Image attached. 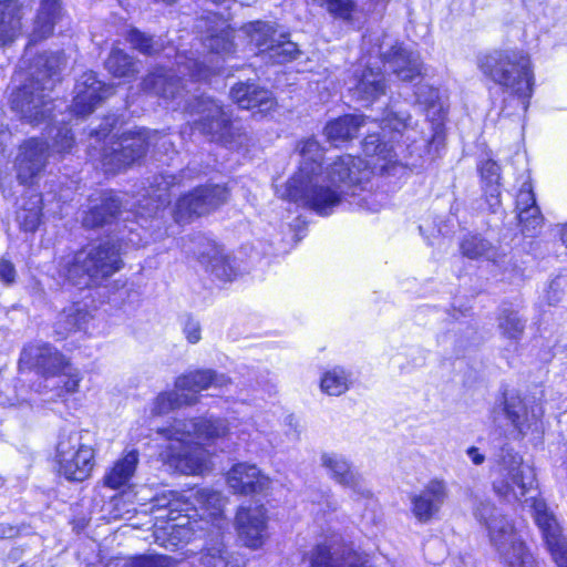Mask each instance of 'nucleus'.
Masks as SVG:
<instances>
[{"instance_id": "obj_1", "label": "nucleus", "mask_w": 567, "mask_h": 567, "mask_svg": "<svg viewBox=\"0 0 567 567\" xmlns=\"http://www.w3.org/2000/svg\"><path fill=\"white\" fill-rule=\"evenodd\" d=\"M299 153V171L288 181L285 196L322 216L341 203L347 188L368 182L372 175L369 164L352 155L337 157L323 171V151L313 138L303 141Z\"/></svg>"}, {"instance_id": "obj_2", "label": "nucleus", "mask_w": 567, "mask_h": 567, "mask_svg": "<svg viewBox=\"0 0 567 567\" xmlns=\"http://www.w3.org/2000/svg\"><path fill=\"white\" fill-rule=\"evenodd\" d=\"M175 78L172 71L157 69L143 80L142 87L145 92L172 100L176 109L183 107L190 114H197L199 118L195 121V127L210 141L228 148H239L248 143L246 130L236 121H231L221 104L204 95L189 100V91H186L189 81L185 80L181 84L182 79Z\"/></svg>"}, {"instance_id": "obj_3", "label": "nucleus", "mask_w": 567, "mask_h": 567, "mask_svg": "<svg viewBox=\"0 0 567 567\" xmlns=\"http://www.w3.org/2000/svg\"><path fill=\"white\" fill-rule=\"evenodd\" d=\"M158 433L168 441L165 458L169 466L193 475L206 470L208 455L202 445L226 437L229 427L221 419L177 420Z\"/></svg>"}, {"instance_id": "obj_4", "label": "nucleus", "mask_w": 567, "mask_h": 567, "mask_svg": "<svg viewBox=\"0 0 567 567\" xmlns=\"http://www.w3.org/2000/svg\"><path fill=\"white\" fill-rule=\"evenodd\" d=\"M64 65L62 52L44 53L34 60L30 76L10 95L11 110L22 121L38 125L50 117L53 110L51 92Z\"/></svg>"}, {"instance_id": "obj_5", "label": "nucleus", "mask_w": 567, "mask_h": 567, "mask_svg": "<svg viewBox=\"0 0 567 567\" xmlns=\"http://www.w3.org/2000/svg\"><path fill=\"white\" fill-rule=\"evenodd\" d=\"M478 66L485 76L509 94L504 100L502 113L512 104L523 112L527 111L534 87L528 54L519 50L493 51L478 60Z\"/></svg>"}, {"instance_id": "obj_6", "label": "nucleus", "mask_w": 567, "mask_h": 567, "mask_svg": "<svg viewBox=\"0 0 567 567\" xmlns=\"http://www.w3.org/2000/svg\"><path fill=\"white\" fill-rule=\"evenodd\" d=\"M123 266L118 248L104 243L89 245L69 256L60 265V275L80 288L101 286Z\"/></svg>"}, {"instance_id": "obj_7", "label": "nucleus", "mask_w": 567, "mask_h": 567, "mask_svg": "<svg viewBox=\"0 0 567 567\" xmlns=\"http://www.w3.org/2000/svg\"><path fill=\"white\" fill-rule=\"evenodd\" d=\"M474 516L486 527L491 545L505 567H536L513 523L499 514L491 502L480 501L474 508Z\"/></svg>"}, {"instance_id": "obj_8", "label": "nucleus", "mask_w": 567, "mask_h": 567, "mask_svg": "<svg viewBox=\"0 0 567 567\" xmlns=\"http://www.w3.org/2000/svg\"><path fill=\"white\" fill-rule=\"evenodd\" d=\"M19 364L34 370L44 380L58 378V395L75 393L82 375L70 360L49 342L34 341L23 347Z\"/></svg>"}, {"instance_id": "obj_9", "label": "nucleus", "mask_w": 567, "mask_h": 567, "mask_svg": "<svg viewBox=\"0 0 567 567\" xmlns=\"http://www.w3.org/2000/svg\"><path fill=\"white\" fill-rule=\"evenodd\" d=\"M87 431H62L55 449L58 472L71 482H83L94 467V449Z\"/></svg>"}, {"instance_id": "obj_10", "label": "nucleus", "mask_w": 567, "mask_h": 567, "mask_svg": "<svg viewBox=\"0 0 567 567\" xmlns=\"http://www.w3.org/2000/svg\"><path fill=\"white\" fill-rule=\"evenodd\" d=\"M534 483L532 468L512 450H503L501 460L493 470V491L508 503L519 502Z\"/></svg>"}, {"instance_id": "obj_11", "label": "nucleus", "mask_w": 567, "mask_h": 567, "mask_svg": "<svg viewBox=\"0 0 567 567\" xmlns=\"http://www.w3.org/2000/svg\"><path fill=\"white\" fill-rule=\"evenodd\" d=\"M151 145L150 132H126L103 146L100 161L105 172L116 173L140 161Z\"/></svg>"}, {"instance_id": "obj_12", "label": "nucleus", "mask_w": 567, "mask_h": 567, "mask_svg": "<svg viewBox=\"0 0 567 567\" xmlns=\"http://www.w3.org/2000/svg\"><path fill=\"white\" fill-rule=\"evenodd\" d=\"M227 197L228 192L224 186H199L177 199L174 219L176 223H188L216 209L227 200Z\"/></svg>"}, {"instance_id": "obj_13", "label": "nucleus", "mask_w": 567, "mask_h": 567, "mask_svg": "<svg viewBox=\"0 0 567 567\" xmlns=\"http://www.w3.org/2000/svg\"><path fill=\"white\" fill-rule=\"evenodd\" d=\"M529 503L536 525L542 530L544 540L557 567H567V538L563 534L556 516L543 498L530 496Z\"/></svg>"}, {"instance_id": "obj_14", "label": "nucleus", "mask_w": 567, "mask_h": 567, "mask_svg": "<svg viewBox=\"0 0 567 567\" xmlns=\"http://www.w3.org/2000/svg\"><path fill=\"white\" fill-rule=\"evenodd\" d=\"M187 251L192 252L203 265L205 270L220 281H231L236 271L230 265L228 257L215 243L203 236H196L190 240Z\"/></svg>"}, {"instance_id": "obj_15", "label": "nucleus", "mask_w": 567, "mask_h": 567, "mask_svg": "<svg viewBox=\"0 0 567 567\" xmlns=\"http://www.w3.org/2000/svg\"><path fill=\"white\" fill-rule=\"evenodd\" d=\"M235 526L245 546L260 548L268 537L266 508L262 505L239 507Z\"/></svg>"}, {"instance_id": "obj_16", "label": "nucleus", "mask_w": 567, "mask_h": 567, "mask_svg": "<svg viewBox=\"0 0 567 567\" xmlns=\"http://www.w3.org/2000/svg\"><path fill=\"white\" fill-rule=\"evenodd\" d=\"M48 150L47 143L38 138H30L20 146L14 164L20 184H32L40 176L47 165Z\"/></svg>"}, {"instance_id": "obj_17", "label": "nucleus", "mask_w": 567, "mask_h": 567, "mask_svg": "<svg viewBox=\"0 0 567 567\" xmlns=\"http://www.w3.org/2000/svg\"><path fill=\"white\" fill-rule=\"evenodd\" d=\"M73 112L80 116L91 114L96 105L113 93V87L96 79L94 72H85L74 87Z\"/></svg>"}, {"instance_id": "obj_18", "label": "nucleus", "mask_w": 567, "mask_h": 567, "mask_svg": "<svg viewBox=\"0 0 567 567\" xmlns=\"http://www.w3.org/2000/svg\"><path fill=\"white\" fill-rule=\"evenodd\" d=\"M269 478L255 464L246 462L234 464L226 473V484L233 494H259L269 487Z\"/></svg>"}, {"instance_id": "obj_19", "label": "nucleus", "mask_w": 567, "mask_h": 567, "mask_svg": "<svg viewBox=\"0 0 567 567\" xmlns=\"http://www.w3.org/2000/svg\"><path fill=\"white\" fill-rule=\"evenodd\" d=\"M446 498L445 482L432 480L420 493L410 496L412 514L420 523H427L440 512Z\"/></svg>"}, {"instance_id": "obj_20", "label": "nucleus", "mask_w": 567, "mask_h": 567, "mask_svg": "<svg viewBox=\"0 0 567 567\" xmlns=\"http://www.w3.org/2000/svg\"><path fill=\"white\" fill-rule=\"evenodd\" d=\"M321 465L329 472L330 477L340 485L350 488L355 495L368 498L370 489L363 477L352 468L349 461L338 453H323Z\"/></svg>"}, {"instance_id": "obj_21", "label": "nucleus", "mask_w": 567, "mask_h": 567, "mask_svg": "<svg viewBox=\"0 0 567 567\" xmlns=\"http://www.w3.org/2000/svg\"><path fill=\"white\" fill-rule=\"evenodd\" d=\"M501 410L520 435H525L536 425L544 413L539 404L533 402L529 405L519 395L513 393L504 395Z\"/></svg>"}, {"instance_id": "obj_22", "label": "nucleus", "mask_w": 567, "mask_h": 567, "mask_svg": "<svg viewBox=\"0 0 567 567\" xmlns=\"http://www.w3.org/2000/svg\"><path fill=\"white\" fill-rule=\"evenodd\" d=\"M350 92L359 102L370 104L385 93V80L379 66L357 70Z\"/></svg>"}, {"instance_id": "obj_23", "label": "nucleus", "mask_w": 567, "mask_h": 567, "mask_svg": "<svg viewBox=\"0 0 567 567\" xmlns=\"http://www.w3.org/2000/svg\"><path fill=\"white\" fill-rule=\"evenodd\" d=\"M382 56L389 70L403 82L414 81L422 75V62L419 54L400 44L392 45Z\"/></svg>"}, {"instance_id": "obj_24", "label": "nucleus", "mask_w": 567, "mask_h": 567, "mask_svg": "<svg viewBox=\"0 0 567 567\" xmlns=\"http://www.w3.org/2000/svg\"><path fill=\"white\" fill-rule=\"evenodd\" d=\"M230 97L239 107L258 109L260 113L274 110L277 104L272 93L258 86L255 82L236 83L230 90Z\"/></svg>"}, {"instance_id": "obj_25", "label": "nucleus", "mask_w": 567, "mask_h": 567, "mask_svg": "<svg viewBox=\"0 0 567 567\" xmlns=\"http://www.w3.org/2000/svg\"><path fill=\"white\" fill-rule=\"evenodd\" d=\"M231 383L230 378L223 373H217L212 369L196 370L178 377L175 381V388L183 392L189 391L197 399L196 393L208 389L209 386L224 388Z\"/></svg>"}, {"instance_id": "obj_26", "label": "nucleus", "mask_w": 567, "mask_h": 567, "mask_svg": "<svg viewBox=\"0 0 567 567\" xmlns=\"http://www.w3.org/2000/svg\"><path fill=\"white\" fill-rule=\"evenodd\" d=\"M61 16L62 7L59 0H42L29 35L30 43H38L52 35Z\"/></svg>"}, {"instance_id": "obj_27", "label": "nucleus", "mask_w": 567, "mask_h": 567, "mask_svg": "<svg viewBox=\"0 0 567 567\" xmlns=\"http://www.w3.org/2000/svg\"><path fill=\"white\" fill-rule=\"evenodd\" d=\"M122 203L112 192L104 193L100 203L93 205L83 217V226L86 228H97L110 224L120 213Z\"/></svg>"}, {"instance_id": "obj_28", "label": "nucleus", "mask_w": 567, "mask_h": 567, "mask_svg": "<svg viewBox=\"0 0 567 567\" xmlns=\"http://www.w3.org/2000/svg\"><path fill=\"white\" fill-rule=\"evenodd\" d=\"M20 10L18 0H0V47L11 43L21 33Z\"/></svg>"}, {"instance_id": "obj_29", "label": "nucleus", "mask_w": 567, "mask_h": 567, "mask_svg": "<svg viewBox=\"0 0 567 567\" xmlns=\"http://www.w3.org/2000/svg\"><path fill=\"white\" fill-rule=\"evenodd\" d=\"M203 45L212 53L229 55L235 51L234 32L225 21L214 22L203 37Z\"/></svg>"}, {"instance_id": "obj_30", "label": "nucleus", "mask_w": 567, "mask_h": 567, "mask_svg": "<svg viewBox=\"0 0 567 567\" xmlns=\"http://www.w3.org/2000/svg\"><path fill=\"white\" fill-rule=\"evenodd\" d=\"M241 31L249 39L261 58L266 53L267 47L275 43V40L280 34L278 25L269 21H251L241 27Z\"/></svg>"}, {"instance_id": "obj_31", "label": "nucleus", "mask_w": 567, "mask_h": 567, "mask_svg": "<svg viewBox=\"0 0 567 567\" xmlns=\"http://www.w3.org/2000/svg\"><path fill=\"white\" fill-rule=\"evenodd\" d=\"M138 464V452L131 450L118 458L105 474L104 484L111 488L124 486L134 475Z\"/></svg>"}, {"instance_id": "obj_32", "label": "nucleus", "mask_w": 567, "mask_h": 567, "mask_svg": "<svg viewBox=\"0 0 567 567\" xmlns=\"http://www.w3.org/2000/svg\"><path fill=\"white\" fill-rule=\"evenodd\" d=\"M367 563L362 555L349 549L347 554H343L342 563L336 566L330 548L326 545H318L311 551L308 567H368Z\"/></svg>"}, {"instance_id": "obj_33", "label": "nucleus", "mask_w": 567, "mask_h": 567, "mask_svg": "<svg viewBox=\"0 0 567 567\" xmlns=\"http://www.w3.org/2000/svg\"><path fill=\"white\" fill-rule=\"evenodd\" d=\"M163 501L164 499L157 498V506L168 508L166 514L156 516L157 523L174 525L177 528H182V530L193 529L195 533L204 530L205 522L203 519L197 520L189 514H182L178 509V501L173 499L167 503H164Z\"/></svg>"}, {"instance_id": "obj_34", "label": "nucleus", "mask_w": 567, "mask_h": 567, "mask_svg": "<svg viewBox=\"0 0 567 567\" xmlns=\"http://www.w3.org/2000/svg\"><path fill=\"white\" fill-rule=\"evenodd\" d=\"M334 19L352 22L361 12L362 0H306Z\"/></svg>"}, {"instance_id": "obj_35", "label": "nucleus", "mask_w": 567, "mask_h": 567, "mask_svg": "<svg viewBox=\"0 0 567 567\" xmlns=\"http://www.w3.org/2000/svg\"><path fill=\"white\" fill-rule=\"evenodd\" d=\"M363 123L364 117L362 115H344L329 122L324 132L330 141L343 142L355 137Z\"/></svg>"}, {"instance_id": "obj_36", "label": "nucleus", "mask_w": 567, "mask_h": 567, "mask_svg": "<svg viewBox=\"0 0 567 567\" xmlns=\"http://www.w3.org/2000/svg\"><path fill=\"white\" fill-rule=\"evenodd\" d=\"M300 54L297 43L289 39V34L281 31L275 43L267 47L261 58L266 63L285 64L296 60Z\"/></svg>"}, {"instance_id": "obj_37", "label": "nucleus", "mask_w": 567, "mask_h": 567, "mask_svg": "<svg viewBox=\"0 0 567 567\" xmlns=\"http://www.w3.org/2000/svg\"><path fill=\"white\" fill-rule=\"evenodd\" d=\"M89 312L76 305L65 308L54 323V333L65 339L71 332L81 330L89 321Z\"/></svg>"}, {"instance_id": "obj_38", "label": "nucleus", "mask_w": 567, "mask_h": 567, "mask_svg": "<svg viewBox=\"0 0 567 567\" xmlns=\"http://www.w3.org/2000/svg\"><path fill=\"white\" fill-rule=\"evenodd\" d=\"M461 251L463 256L470 259L485 258L495 261L498 251L488 240L477 235L466 236L461 243Z\"/></svg>"}, {"instance_id": "obj_39", "label": "nucleus", "mask_w": 567, "mask_h": 567, "mask_svg": "<svg viewBox=\"0 0 567 567\" xmlns=\"http://www.w3.org/2000/svg\"><path fill=\"white\" fill-rule=\"evenodd\" d=\"M196 402L197 398L194 394H186L176 389V391L158 394L154 401L152 413L164 415L174 409L183 405H194Z\"/></svg>"}, {"instance_id": "obj_40", "label": "nucleus", "mask_w": 567, "mask_h": 567, "mask_svg": "<svg viewBox=\"0 0 567 567\" xmlns=\"http://www.w3.org/2000/svg\"><path fill=\"white\" fill-rule=\"evenodd\" d=\"M104 64L115 78H134L138 72L134 59L121 49H113Z\"/></svg>"}, {"instance_id": "obj_41", "label": "nucleus", "mask_w": 567, "mask_h": 567, "mask_svg": "<svg viewBox=\"0 0 567 567\" xmlns=\"http://www.w3.org/2000/svg\"><path fill=\"white\" fill-rule=\"evenodd\" d=\"M177 73L182 76H189V81L207 80L213 70L199 62L193 54L178 53L176 56Z\"/></svg>"}, {"instance_id": "obj_42", "label": "nucleus", "mask_w": 567, "mask_h": 567, "mask_svg": "<svg viewBox=\"0 0 567 567\" xmlns=\"http://www.w3.org/2000/svg\"><path fill=\"white\" fill-rule=\"evenodd\" d=\"M362 146L367 156L379 157L385 162L384 165H381V168H385L386 164L394 163L396 161V153L393 145H389L383 142L379 134H369L365 136Z\"/></svg>"}, {"instance_id": "obj_43", "label": "nucleus", "mask_w": 567, "mask_h": 567, "mask_svg": "<svg viewBox=\"0 0 567 567\" xmlns=\"http://www.w3.org/2000/svg\"><path fill=\"white\" fill-rule=\"evenodd\" d=\"M155 528L156 538L163 539V544L165 546L173 547L190 542L198 534L193 532V529L182 530V528H177L174 525H166L163 523H156Z\"/></svg>"}, {"instance_id": "obj_44", "label": "nucleus", "mask_w": 567, "mask_h": 567, "mask_svg": "<svg viewBox=\"0 0 567 567\" xmlns=\"http://www.w3.org/2000/svg\"><path fill=\"white\" fill-rule=\"evenodd\" d=\"M131 45L144 55H154L163 50V42L152 35L141 32L137 29H131L126 35Z\"/></svg>"}, {"instance_id": "obj_45", "label": "nucleus", "mask_w": 567, "mask_h": 567, "mask_svg": "<svg viewBox=\"0 0 567 567\" xmlns=\"http://www.w3.org/2000/svg\"><path fill=\"white\" fill-rule=\"evenodd\" d=\"M40 203V196L34 195L30 198L27 206L17 212V221L23 230L34 231L38 228L41 217Z\"/></svg>"}, {"instance_id": "obj_46", "label": "nucleus", "mask_w": 567, "mask_h": 567, "mask_svg": "<svg viewBox=\"0 0 567 567\" xmlns=\"http://www.w3.org/2000/svg\"><path fill=\"white\" fill-rule=\"evenodd\" d=\"M498 327L504 337L511 340H518L523 336L525 321L517 312L504 310L499 316Z\"/></svg>"}, {"instance_id": "obj_47", "label": "nucleus", "mask_w": 567, "mask_h": 567, "mask_svg": "<svg viewBox=\"0 0 567 567\" xmlns=\"http://www.w3.org/2000/svg\"><path fill=\"white\" fill-rule=\"evenodd\" d=\"M320 388L329 395H341L349 388L348 375L342 369H333L324 373Z\"/></svg>"}, {"instance_id": "obj_48", "label": "nucleus", "mask_w": 567, "mask_h": 567, "mask_svg": "<svg viewBox=\"0 0 567 567\" xmlns=\"http://www.w3.org/2000/svg\"><path fill=\"white\" fill-rule=\"evenodd\" d=\"M182 175L159 174L153 177L150 185V196L155 197L159 204L168 202V190L181 183Z\"/></svg>"}, {"instance_id": "obj_49", "label": "nucleus", "mask_w": 567, "mask_h": 567, "mask_svg": "<svg viewBox=\"0 0 567 567\" xmlns=\"http://www.w3.org/2000/svg\"><path fill=\"white\" fill-rule=\"evenodd\" d=\"M195 498L203 508L209 512L210 516L216 517L221 514L224 507V497L221 493L208 488H202L196 492Z\"/></svg>"}, {"instance_id": "obj_50", "label": "nucleus", "mask_w": 567, "mask_h": 567, "mask_svg": "<svg viewBox=\"0 0 567 567\" xmlns=\"http://www.w3.org/2000/svg\"><path fill=\"white\" fill-rule=\"evenodd\" d=\"M415 97L417 104L423 106L426 112L433 110V114H435L436 111L442 110L439 90L429 84L419 85L415 91Z\"/></svg>"}, {"instance_id": "obj_51", "label": "nucleus", "mask_w": 567, "mask_h": 567, "mask_svg": "<svg viewBox=\"0 0 567 567\" xmlns=\"http://www.w3.org/2000/svg\"><path fill=\"white\" fill-rule=\"evenodd\" d=\"M518 219L522 231L530 237L536 235L543 224V216L537 205L518 213Z\"/></svg>"}, {"instance_id": "obj_52", "label": "nucleus", "mask_w": 567, "mask_h": 567, "mask_svg": "<svg viewBox=\"0 0 567 567\" xmlns=\"http://www.w3.org/2000/svg\"><path fill=\"white\" fill-rule=\"evenodd\" d=\"M411 116L406 112L395 111L390 112L385 118L382 120V131L383 137H385V131L390 130L396 134H402L403 132H409L411 130L410 126Z\"/></svg>"}, {"instance_id": "obj_53", "label": "nucleus", "mask_w": 567, "mask_h": 567, "mask_svg": "<svg viewBox=\"0 0 567 567\" xmlns=\"http://www.w3.org/2000/svg\"><path fill=\"white\" fill-rule=\"evenodd\" d=\"M228 553L221 544L207 547L202 554L204 567H228Z\"/></svg>"}, {"instance_id": "obj_54", "label": "nucleus", "mask_w": 567, "mask_h": 567, "mask_svg": "<svg viewBox=\"0 0 567 567\" xmlns=\"http://www.w3.org/2000/svg\"><path fill=\"white\" fill-rule=\"evenodd\" d=\"M177 561L166 555L140 556L132 559L125 567H176Z\"/></svg>"}, {"instance_id": "obj_55", "label": "nucleus", "mask_w": 567, "mask_h": 567, "mask_svg": "<svg viewBox=\"0 0 567 567\" xmlns=\"http://www.w3.org/2000/svg\"><path fill=\"white\" fill-rule=\"evenodd\" d=\"M481 176L492 196L497 193V187L501 178L499 166L496 162L488 159L485 161L480 167Z\"/></svg>"}, {"instance_id": "obj_56", "label": "nucleus", "mask_w": 567, "mask_h": 567, "mask_svg": "<svg viewBox=\"0 0 567 567\" xmlns=\"http://www.w3.org/2000/svg\"><path fill=\"white\" fill-rule=\"evenodd\" d=\"M73 144L74 136L69 127L63 126L56 130L52 144L54 151L59 153L69 152L73 147Z\"/></svg>"}, {"instance_id": "obj_57", "label": "nucleus", "mask_w": 567, "mask_h": 567, "mask_svg": "<svg viewBox=\"0 0 567 567\" xmlns=\"http://www.w3.org/2000/svg\"><path fill=\"white\" fill-rule=\"evenodd\" d=\"M536 205L535 195L529 185L524 184L516 197L518 213Z\"/></svg>"}, {"instance_id": "obj_58", "label": "nucleus", "mask_w": 567, "mask_h": 567, "mask_svg": "<svg viewBox=\"0 0 567 567\" xmlns=\"http://www.w3.org/2000/svg\"><path fill=\"white\" fill-rule=\"evenodd\" d=\"M184 333L190 343H197L200 336V324L192 318H188L184 326Z\"/></svg>"}, {"instance_id": "obj_59", "label": "nucleus", "mask_w": 567, "mask_h": 567, "mask_svg": "<svg viewBox=\"0 0 567 567\" xmlns=\"http://www.w3.org/2000/svg\"><path fill=\"white\" fill-rule=\"evenodd\" d=\"M0 280L7 285L16 280V268L11 261L4 258L0 260Z\"/></svg>"}, {"instance_id": "obj_60", "label": "nucleus", "mask_w": 567, "mask_h": 567, "mask_svg": "<svg viewBox=\"0 0 567 567\" xmlns=\"http://www.w3.org/2000/svg\"><path fill=\"white\" fill-rule=\"evenodd\" d=\"M444 145V135L442 131H435L432 134L431 141L427 142V153L433 157L439 154V151Z\"/></svg>"}, {"instance_id": "obj_61", "label": "nucleus", "mask_w": 567, "mask_h": 567, "mask_svg": "<svg viewBox=\"0 0 567 567\" xmlns=\"http://www.w3.org/2000/svg\"><path fill=\"white\" fill-rule=\"evenodd\" d=\"M563 295L561 285L559 282V278H556L550 281L548 291H547V300L549 305H555L560 300Z\"/></svg>"}, {"instance_id": "obj_62", "label": "nucleus", "mask_w": 567, "mask_h": 567, "mask_svg": "<svg viewBox=\"0 0 567 567\" xmlns=\"http://www.w3.org/2000/svg\"><path fill=\"white\" fill-rule=\"evenodd\" d=\"M18 534V529L11 525L0 523V538H12Z\"/></svg>"}, {"instance_id": "obj_63", "label": "nucleus", "mask_w": 567, "mask_h": 567, "mask_svg": "<svg viewBox=\"0 0 567 567\" xmlns=\"http://www.w3.org/2000/svg\"><path fill=\"white\" fill-rule=\"evenodd\" d=\"M467 455L471 457L475 465H481L485 460V456L475 446H472L467 450Z\"/></svg>"}, {"instance_id": "obj_64", "label": "nucleus", "mask_w": 567, "mask_h": 567, "mask_svg": "<svg viewBox=\"0 0 567 567\" xmlns=\"http://www.w3.org/2000/svg\"><path fill=\"white\" fill-rule=\"evenodd\" d=\"M151 137V143L156 140V142H158L159 140L162 141V146H166V144L168 145H172V142H168L167 141V137L165 135H158L157 133H154L153 135H150Z\"/></svg>"}]
</instances>
